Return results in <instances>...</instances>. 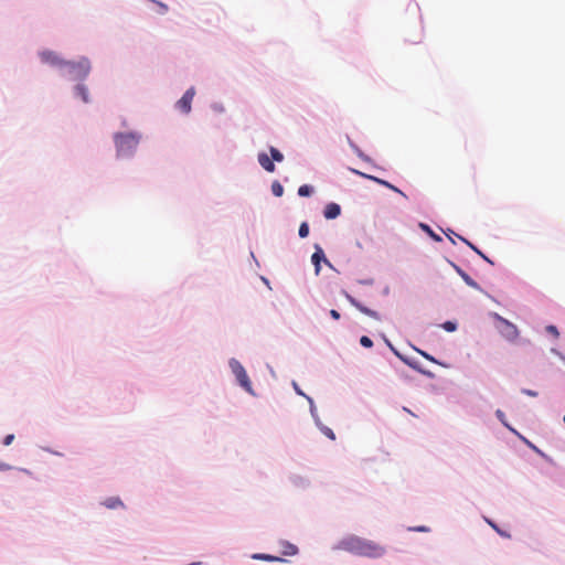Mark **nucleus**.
I'll list each match as a JSON object with an SVG mask.
<instances>
[{
    "instance_id": "f257e3e1",
    "label": "nucleus",
    "mask_w": 565,
    "mask_h": 565,
    "mask_svg": "<svg viewBox=\"0 0 565 565\" xmlns=\"http://www.w3.org/2000/svg\"><path fill=\"white\" fill-rule=\"evenodd\" d=\"M337 547L351 554L370 558L382 557L386 552L385 547L381 544L356 535H349L342 539Z\"/></svg>"
},
{
    "instance_id": "f03ea898",
    "label": "nucleus",
    "mask_w": 565,
    "mask_h": 565,
    "mask_svg": "<svg viewBox=\"0 0 565 565\" xmlns=\"http://www.w3.org/2000/svg\"><path fill=\"white\" fill-rule=\"evenodd\" d=\"M117 154L119 157H127L135 152L140 141V135L135 132L116 134L114 136Z\"/></svg>"
},
{
    "instance_id": "7ed1b4c3",
    "label": "nucleus",
    "mask_w": 565,
    "mask_h": 565,
    "mask_svg": "<svg viewBox=\"0 0 565 565\" xmlns=\"http://www.w3.org/2000/svg\"><path fill=\"white\" fill-rule=\"evenodd\" d=\"M66 74L72 79H83L85 78L89 71L90 64L87 58H82L78 62H65Z\"/></svg>"
},
{
    "instance_id": "20e7f679",
    "label": "nucleus",
    "mask_w": 565,
    "mask_h": 565,
    "mask_svg": "<svg viewBox=\"0 0 565 565\" xmlns=\"http://www.w3.org/2000/svg\"><path fill=\"white\" fill-rule=\"evenodd\" d=\"M228 364H230V367H231L233 374L235 375L237 382L239 383V385L246 392L253 394L252 382H250L244 366L236 359H231Z\"/></svg>"
},
{
    "instance_id": "39448f33",
    "label": "nucleus",
    "mask_w": 565,
    "mask_h": 565,
    "mask_svg": "<svg viewBox=\"0 0 565 565\" xmlns=\"http://www.w3.org/2000/svg\"><path fill=\"white\" fill-rule=\"evenodd\" d=\"M195 95L194 87H190L183 96L177 102V107L184 114L191 111V104Z\"/></svg>"
},
{
    "instance_id": "423d86ee",
    "label": "nucleus",
    "mask_w": 565,
    "mask_h": 565,
    "mask_svg": "<svg viewBox=\"0 0 565 565\" xmlns=\"http://www.w3.org/2000/svg\"><path fill=\"white\" fill-rule=\"evenodd\" d=\"M498 330L508 340H513L519 334L516 327L510 320H500Z\"/></svg>"
},
{
    "instance_id": "0eeeda50",
    "label": "nucleus",
    "mask_w": 565,
    "mask_h": 565,
    "mask_svg": "<svg viewBox=\"0 0 565 565\" xmlns=\"http://www.w3.org/2000/svg\"><path fill=\"white\" fill-rule=\"evenodd\" d=\"M41 60L44 63L56 65V66H65V62L58 57V55L53 51H43L40 53Z\"/></svg>"
},
{
    "instance_id": "6e6552de",
    "label": "nucleus",
    "mask_w": 565,
    "mask_h": 565,
    "mask_svg": "<svg viewBox=\"0 0 565 565\" xmlns=\"http://www.w3.org/2000/svg\"><path fill=\"white\" fill-rule=\"evenodd\" d=\"M352 171L354 173L363 177V178L370 179V180H372V181H374V182H376V183H379L381 185H384V186H386V188H388V189H391V190H393V191L404 195V193L399 189H397L396 186H394L393 184H391L390 182H387V181H385L383 179H380V178H376V177H373V175H369V174L362 173V172H360L358 170H354V169Z\"/></svg>"
},
{
    "instance_id": "1a4fd4ad",
    "label": "nucleus",
    "mask_w": 565,
    "mask_h": 565,
    "mask_svg": "<svg viewBox=\"0 0 565 565\" xmlns=\"http://www.w3.org/2000/svg\"><path fill=\"white\" fill-rule=\"evenodd\" d=\"M341 213L340 205L337 203H329L324 207L323 215L327 220H333L338 217Z\"/></svg>"
},
{
    "instance_id": "9d476101",
    "label": "nucleus",
    "mask_w": 565,
    "mask_h": 565,
    "mask_svg": "<svg viewBox=\"0 0 565 565\" xmlns=\"http://www.w3.org/2000/svg\"><path fill=\"white\" fill-rule=\"evenodd\" d=\"M258 163L267 172H274L275 171V164H274L273 160L265 152L258 153Z\"/></svg>"
},
{
    "instance_id": "9b49d317",
    "label": "nucleus",
    "mask_w": 565,
    "mask_h": 565,
    "mask_svg": "<svg viewBox=\"0 0 565 565\" xmlns=\"http://www.w3.org/2000/svg\"><path fill=\"white\" fill-rule=\"evenodd\" d=\"M321 260L329 264L328 259L324 257V253L320 247H317L316 252L311 256V262L315 265L316 274H319L320 271V263Z\"/></svg>"
},
{
    "instance_id": "f8f14e48",
    "label": "nucleus",
    "mask_w": 565,
    "mask_h": 565,
    "mask_svg": "<svg viewBox=\"0 0 565 565\" xmlns=\"http://www.w3.org/2000/svg\"><path fill=\"white\" fill-rule=\"evenodd\" d=\"M387 344H388L390 349L394 352V354L398 359H401L405 364H407L408 366H411L414 370L420 371V369L418 367L416 362H414L413 360H409L408 358L402 355L388 341H387Z\"/></svg>"
},
{
    "instance_id": "ddd939ff",
    "label": "nucleus",
    "mask_w": 565,
    "mask_h": 565,
    "mask_svg": "<svg viewBox=\"0 0 565 565\" xmlns=\"http://www.w3.org/2000/svg\"><path fill=\"white\" fill-rule=\"evenodd\" d=\"M387 344H388L390 349L394 352V354L398 359H401L405 364H407L408 366H411L414 370L420 371V369L418 367L416 362H414L413 360H409L408 358L402 355L388 341H387Z\"/></svg>"
},
{
    "instance_id": "4468645a",
    "label": "nucleus",
    "mask_w": 565,
    "mask_h": 565,
    "mask_svg": "<svg viewBox=\"0 0 565 565\" xmlns=\"http://www.w3.org/2000/svg\"><path fill=\"white\" fill-rule=\"evenodd\" d=\"M298 553V547L289 542L281 543V554L285 556H294Z\"/></svg>"
},
{
    "instance_id": "2eb2a0df",
    "label": "nucleus",
    "mask_w": 565,
    "mask_h": 565,
    "mask_svg": "<svg viewBox=\"0 0 565 565\" xmlns=\"http://www.w3.org/2000/svg\"><path fill=\"white\" fill-rule=\"evenodd\" d=\"M455 268L467 285H469L470 287H473V288H479L478 284L468 274H466L461 268H459L458 266H455Z\"/></svg>"
},
{
    "instance_id": "dca6fc26",
    "label": "nucleus",
    "mask_w": 565,
    "mask_h": 565,
    "mask_svg": "<svg viewBox=\"0 0 565 565\" xmlns=\"http://www.w3.org/2000/svg\"><path fill=\"white\" fill-rule=\"evenodd\" d=\"M253 558L260 559V561H267V562H282L284 561L281 557L273 556L269 554H263V553L254 554Z\"/></svg>"
},
{
    "instance_id": "f3484780",
    "label": "nucleus",
    "mask_w": 565,
    "mask_h": 565,
    "mask_svg": "<svg viewBox=\"0 0 565 565\" xmlns=\"http://www.w3.org/2000/svg\"><path fill=\"white\" fill-rule=\"evenodd\" d=\"M104 505L108 509H116L122 507V502L119 498H108L104 501Z\"/></svg>"
},
{
    "instance_id": "a211bd4d",
    "label": "nucleus",
    "mask_w": 565,
    "mask_h": 565,
    "mask_svg": "<svg viewBox=\"0 0 565 565\" xmlns=\"http://www.w3.org/2000/svg\"><path fill=\"white\" fill-rule=\"evenodd\" d=\"M75 92L76 95L79 96L84 103L88 102V92L84 85H77Z\"/></svg>"
},
{
    "instance_id": "6ab92c4d",
    "label": "nucleus",
    "mask_w": 565,
    "mask_h": 565,
    "mask_svg": "<svg viewBox=\"0 0 565 565\" xmlns=\"http://www.w3.org/2000/svg\"><path fill=\"white\" fill-rule=\"evenodd\" d=\"M271 192L275 196L279 198L284 194V186L278 181H274L271 184Z\"/></svg>"
},
{
    "instance_id": "aec40b11",
    "label": "nucleus",
    "mask_w": 565,
    "mask_h": 565,
    "mask_svg": "<svg viewBox=\"0 0 565 565\" xmlns=\"http://www.w3.org/2000/svg\"><path fill=\"white\" fill-rule=\"evenodd\" d=\"M269 151H270L271 160L277 161V162H281L284 160V154L275 147H270Z\"/></svg>"
},
{
    "instance_id": "412c9836",
    "label": "nucleus",
    "mask_w": 565,
    "mask_h": 565,
    "mask_svg": "<svg viewBox=\"0 0 565 565\" xmlns=\"http://www.w3.org/2000/svg\"><path fill=\"white\" fill-rule=\"evenodd\" d=\"M317 424L319 425L320 427V430L322 431V434L324 436H327L328 438H330L331 440H334L335 439V435L333 433V430L327 426H323L321 425L319 422H317Z\"/></svg>"
},
{
    "instance_id": "4be33fe9",
    "label": "nucleus",
    "mask_w": 565,
    "mask_h": 565,
    "mask_svg": "<svg viewBox=\"0 0 565 565\" xmlns=\"http://www.w3.org/2000/svg\"><path fill=\"white\" fill-rule=\"evenodd\" d=\"M312 193V188L310 185L303 184L299 186L298 194L300 196H309Z\"/></svg>"
},
{
    "instance_id": "5701e85b",
    "label": "nucleus",
    "mask_w": 565,
    "mask_h": 565,
    "mask_svg": "<svg viewBox=\"0 0 565 565\" xmlns=\"http://www.w3.org/2000/svg\"><path fill=\"white\" fill-rule=\"evenodd\" d=\"M420 227H422L425 232H427V233H428V235H429L433 239H435L436 242H440V241H441V237H440L439 235L435 234V233L430 230V227H429L428 225H426V224H423V223H422V224H420Z\"/></svg>"
},
{
    "instance_id": "b1692460",
    "label": "nucleus",
    "mask_w": 565,
    "mask_h": 565,
    "mask_svg": "<svg viewBox=\"0 0 565 565\" xmlns=\"http://www.w3.org/2000/svg\"><path fill=\"white\" fill-rule=\"evenodd\" d=\"M309 235V225L307 222H302L299 226V236L305 238Z\"/></svg>"
},
{
    "instance_id": "393cba45",
    "label": "nucleus",
    "mask_w": 565,
    "mask_h": 565,
    "mask_svg": "<svg viewBox=\"0 0 565 565\" xmlns=\"http://www.w3.org/2000/svg\"><path fill=\"white\" fill-rule=\"evenodd\" d=\"M440 327L443 329H445L446 331H448V332H452V331H455L457 329V324L454 321H451V320H447Z\"/></svg>"
},
{
    "instance_id": "a878e982",
    "label": "nucleus",
    "mask_w": 565,
    "mask_h": 565,
    "mask_svg": "<svg viewBox=\"0 0 565 565\" xmlns=\"http://www.w3.org/2000/svg\"><path fill=\"white\" fill-rule=\"evenodd\" d=\"M415 351L418 352L423 358H425L426 360L433 362V363H436V364H439V362L434 358L431 356L430 354H428L427 352L420 350V349H417L415 348Z\"/></svg>"
},
{
    "instance_id": "bb28decb",
    "label": "nucleus",
    "mask_w": 565,
    "mask_h": 565,
    "mask_svg": "<svg viewBox=\"0 0 565 565\" xmlns=\"http://www.w3.org/2000/svg\"><path fill=\"white\" fill-rule=\"evenodd\" d=\"M360 343L364 348H372V345H373L372 340L366 335L361 337Z\"/></svg>"
},
{
    "instance_id": "cd10ccee",
    "label": "nucleus",
    "mask_w": 565,
    "mask_h": 565,
    "mask_svg": "<svg viewBox=\"0 0 565 565\" xmlns=\"http://www.w3.org/2000/svg\"><path fill=\"white\" fill-rule=\"evenodd\" d=\"M13 440H14V435L9 434V435H7V436L4 437V439H3V445H4V446H9V445H11V444H12V441H13Z\"/></svg>"
},
{
    "instance_id": "c85d7f7f",
    "label": "nucleus",
    "mask_w": 565,
    "mask_h": 565,
    "mask_svg": "<svg viewBox=\"0 0 565 565\" xmlns=\"http://www.w3.org/2000/svg\"><path fill=\"white\" fill-rule=\"evenodd\" d=\"M158 7H159V13L161 14H164L166 12H168V7L167 4L164 3H161V2H157Z\"/></svg>"
},
{
    "instance_id": "c756f323",
    "label": "nucleus",
    "mask_w": 565,
    "mask_h": 565,
    "mask_svg": "<svg viewBox=\"0 0 565 565\" xmlns=\"http://www.w3.org/2000/svg\"><path fill=\"white\" fill-rule=\"evenodd\" d=\"M12 467L3 461L0 460V471H7V470H11Z\"/></svg>"
},
{
    "instance_id": "7c9ffc66",
    "label": "nucleus",
    "mask_w": 565,
    "mask_h": 565,
    "mask_svg": "<svg viewBox=\"0 0 565 565\" xmlns=\"http://www.w3.org/2000/svg\"><path fill=\"white\" fill-rule=\"evenodd\" d=\"M462 242H465L469 247H471L473 250H477V247L471 244L469 241H467L466 238L461 237V236H458Z\"/></svg>"
},
{
    "instance_id": "2f4dec72",
    "label": "nucleus",
    "mask_w": 565,
    "mask_h": 565,
    "mask_svg": "<svg viewBox=\"0 0 565 565\" xmlns=\"http://www.w3.org/2000/svg\"><path fill=\"white\" fill-rule=\"evenodd\" d=\"M495 415H497V417H498L501 422H504V420H503V419H504V413H503L502 411L498 409V411L495 412Z\"/></svg>"
},
{
    "instance_id": "473e14b6",
    "label": "nucleus",
    "mask_w": 565,
    "mask_h": 565,
    "mask_svg": "<svg viewBox=\"0 0 565 565\" xmlns=\"http://www.w3.org/2000/svg\"><path fill=\"white\" fill-rule=\"evenodd\" d=\"M523 392L529 396H536V392H533L531 390H524Z\"/></svg>"
},
{
    "instance_id": "72a5a7b5",
    "label": "nucleus",
    "mask_w": 565,
    "mask_h": 565,
    "mask_svg": "<svg viewBox=\"0 0 565 565\" xmlns=\"http://www.w3.org/2000/svg\"><path fill=\"white\" fill-rule=\"evenodd\" d=\"M478 255H480L483 259L488 260L489 262V258L481 252L477 248V250H475Z\"/></svg>"
},
{
    "instance_id": "f704fd0d",
    "label": "nucleus",
    "mask_w": 565,
    "mask_h": 565,
    "mask_svg": "<svg viewBox=\"0 0 565 565\" xmlns=\"http://www.w3.org/2000/svg\"><path fill=\"white\" fill-rule=\"evenodd\" d=\"M330 315H331L332 318H340V315L335 310H331Z\"/></svg>"
},
{
    "instance_id": "c9c22d12",
    "label": "nucleus",
    "mask_w": 565,
    "mask_h": 565,
    "mask_svg": "<svg viewBox=\"0 0 565 565\" xmlns=\"http://www.w3.org/2000/svg\"><path fill=\"white\" fill-rule=\"evenodd\" d=\"M547 330H548V331H551V332H553V333H555V334H557V330H556V328H555L554 326H550V327L547 328Z\"/></svg>"
},
{
    "instance_id": "e433bc0d",
    "label": "nucleus",
    "mask_w": 565,
    "mask_h": 565,
    "mask_svg": "<svg viewBox=\"0 0 565 565\" xmlns=\"http://www.w3.org/2000/svg\"><path fill=\"white\" fill-rule=\"evenodd\" d=\"M489 524H490V525H491V526H492L497 532H499V531H500V530L497 527V525H495V524H493L492 522H489Z\"/></svg>"
},
{
    "instance_id": "4c0bfd02",
    "label": "nucleus",
    "mask_w": 565,
    "mask_h": 565,
    "mask_svg": "<svg viewBox=\"0 0 565 565\" xmlns=\"http://www.w3.org/2000/svg\"><path fill=\"white\" fill-rule=\"evenodd\" d=\"M501 536H505V537H509L510 535L509 534H505V532H502V531H499L498 532Z\"/></svg>"
},
{
    "instance_id": "58836bf2",
    "label": "nucleus",
    "mask_w": 565,
    "mask_h": 565,
    "mask_svg": "<svg viewBox=\"0 0 565 565\" xmlns=\"http://www.w3.org/2000/svg\"><path fill=\"white\" fill-rule=\"evenodd\" d=\"M493 318L500 319L501 317L499 315H494Z\"/></svg>"
}]
</instances>
